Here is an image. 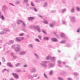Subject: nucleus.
<instances>
[{
  "instance_id": "35",
  "label": "nucleus",
  "mask_w": 80,
  "mask_h": 80,
  "mask_svg": "<svg viewBox=\"0 0 80 80\" xmlns=\"http://www.w3.org/2000/svg\"><path fill=\"white\" fill-rule=\"evenodd\" d=\"M2 61L3 62H6V60H5V58H2Z\"/></svg>"
},
{
  "instance_id": "22",
  "label": "nucleus",
  "mask_w": 80,
  "mask_h": 80,
  "mask_svg": "<svg viewBox=\"0 0 80 80\" xmlns=\"http://www.w3.org/2000/svg\"><path fill=\"white\" fill-rule=\"evenodd\" d=\"M43 40H48V38L47 37H45L43 38Z\"/></svg>"
},
{
  "instance_id": "7",
  "label": "nucleus",
  "mask_w": 80,
  "mask_h": 80,
  "mask_svg": "<svg viewBox=\"0 0 80 80\" xmlns=\"http://www.w3.org/2000/svg\"><path fill=\"white\" fill-rule=\"evenodd\" d=\"M12 75L15 78H18V75H17V74H16V73H12Z\"/></svg>"
},
{
  "instance_id": "47",
  "label": "nucleus",
  "mask_w": 80,
  "mask_h": 80,
  "mask_svg": "<svg viewBox=\"0 0 80 80\" xmlns=\"http://www.w3.org/2000/svg\"><path fill=\"white\" fill-rule=\"evenodd\" d=\"M33 10L35 11V12H37V9H36L35 8H33Z\"/></svg>"
},
{
  "instance_id": "63",
  "label": "nucleus",
  "mask_w": 80,
  "mask_h": 80,
  "mask_svg": "<svg viewBox=\"0 0 80 80\" xmlns=\"http://www.w3.org/2000/svg\"><path fill=\"white\" fill-rule=\"evenodd\" d=\"M65 67H66V68H68V67H68V66H65Z\"/></svg>"
},
{
  "instance_id": "10",
  "label": "nucleus",
  "mask_w": 80,
  "mask_h": 80,
  "mask_svg": "<svg viewBox=\"0 0 80 80\" xmlns=\"http://www.w3.org/2000/svg\"><path fill=\"white\" fill-rule=\"evenodd\" d=\"M7 65L8 66V67H11V68H12V67H13V65H12V64L10 62H7Z\"/></svg>"
},
{
  "instance_id": "2",
  "label": "nucleus",
  "mask_w": 80,
  "mask_h": 80,
  "mask_svg": "<svg viewBox=\"0 0 80 80\" xmlns=\"http://www.w3.org/2000/svg\"><path fill=\"white\" fill-rule=\"evenodd\" d=\"M16 47L14 48V51L16 52H18L20 50V46L19 44H17Z\"/></svg>"
},
{
  "instance_id": "20",
  "label": "nucleus",
  "mask_w": 80,
  "mask_h": 80,
  "mask_svg": "<svg viewBox=\"0 0 80 80\" xmlns=\"http://www.w3.org/2000/svg\"><path fill=\"white\" fill-rule=\"evenodd\" d=\"M20 63H17V64H16L15 65V66L16 67H18L19 66H20Z\"/></svg>"
},
{
  "instance_id": "53",
  "label": "nucleus",
  "mask_w": 80,
  "mask_h": 80,
  "mask_svg": "<svg viewBox=\"0 0 80 80\" xmlns=\"http://www.w3.org/2000/svg\"><path fill=\"white\" fill-rule=\"evenodd\" d=\"M71 46L70 45H69V44H68L67 45V46L68 47H70Z\"/></svg>"
},
{
  "instance_id": "24",
  "label": "nucleus",
  "mask_w": 80,
  "mask_h": 80,
  "mask_svg": "<svg viewBox=\"0 0 80 80\" xmlns=\"http://www.w3.org/2000/svg\"><path fill=\"white\" fill-rule=\"evenodd\" d=\"M44 77L45 78H48V77L45 73H44Z\"/></svg>"
},
{
  "instance_id": "56",
  "label": "nucleus",
  "mask_w": 80,
  "mask_h": 80,
  "mask_svg": "<svg viewBox=\"0 0 80 80\" xmlns=\"http://www.w3.org/2000/svg\"><path fill=\"white\" fill-rule=\"evenodd\" d=\"M42 32L43 33H44V34H47V33H46V32H45V31L42 30Z\"/></svg>"
},
{
  "instance_id": "52",
  "label": "nucleus",
  "mask_w": 80,
  "mask_h": 80,
  "mask_svg": "<svg viewBox=\"0 0 80 80\" xmlns=\"http://www.w3.org/2000/svg\"><path fill=\"white\" fill-rule=\"evenodd\" d=\"M51 13H55V12H56V11L55 10L54 11H51Z\"/></svg>"
},
{
  "instance_id": "38",
  "label": "nucleus",
  "mask_w": 80,
  "mask_h": 80,
  "mask_svg": "<svg viewBox=\"0 0 80 80\" xmlns=\"http://www.w3.org/2000/svg\"><path fill=\"white\" fill-rule=\"evenodd\" d=\"M76 9L77 11H80V8L78 7H76Z\"/></svg>"
},
{
  "instance_id": "37",
  "label": "nucleus",
  "mask_w": 80,
  "mask_h": 80,
  "mask_svg": "<svg viewBox=\"0 0 80 80\" xmlns=\"http://www.w3.org/2000/svg\"><path fill=\"white\" fill-rule=\"evenodd\" d=\"M62 24H64V25H66V22H65V21H62Z\"/></svg>"
},
{
  "instance_id": "19",
  "label": "nucleus",
  "mask_w": 80,
  "mask_h": 80,
  "mask_svg": "<svg viewBox=\"0 0 80 80\" xmlns=\"http://www.w3.org/2000/svg\"><path fill=\"white\" fill-rule=\"evenodd\" d=\"M28 47L29 48H33V44H30L28 45Z\"/></svg>"
},
{
  "instance_id": "3",
  "label": "nucleus",
  "mask_w": 80,
  "mask_h": 80,
  "mask_svg": "<svg viewBox=\"0 0 80 80\" xmlns=\"http://www.w3.org/2000/svg\"><path fill=\"white\" fill-rule=\"evenodd\" d=\"M33 28L34 29H36L38 32L40 33V28L38 26H33Z\"/></svg>"
},
{
  "instance_id": "31",
  "label": "nucleus",
  "mask_w": 80,
  "mask_h": 80,
  "mask_svg": "<svg viewBox=\"0 0 80 80\" xmlns=\"http://www.w3.org/2000/svg\"><path fill=\"white\" fill-rule=\"evenodd\" d=\"M73 75H75V76H76L78 75L79 74L78 73H77L76 72H74L73 73Z\"/></svg>"
},
{
  "instance_id": "61",
  "label": "nucleus",
  "mask_w": 80,
  "mask_h": 80,
  "mask_svg": "<svg viewBox=\"0 0 80 80\" xmlns=\"http://www.w3.org/2000/svg\"><path fill=\"white\" fill-rule=\"evenodd\" d=\"M68 80H72V79H71V78H68Z\"/></svg>"
},
{
  "instance_id": "5",
  "label": "nucleus",
  "mask_w": 80,
  "mask_h": 80,
  "mask_svg": "<svg viewBox=\"0 0 80 80\" xmlns=\"http://www.w3.org/2000/svg\"><path fill=\"white\" fill-rule=\"evenodd\" d=\"M16 41L17 42H20V41H22V40H23V37H17L16 38Z\"/></svg>"
},
{
  "instance_id": "6",
  "label": "nucleus",
  "mask_w": 80,
  "mask_h": 80,
  "mask_svg": "<svg viewBox=\"0 0 80 80\" xmlns=\"http://www.w3.org/2000/svg\"><path fill=\"white\" fill-rule=\"evenodd\" d=\"M47 61H43L42 62V65L44 67H45V68H47V65H46V63H47Z\"/></svg>"
},
{
  "instance_id": "48",
  "label": "nucleus",
  "mask_w": 80,
  "mask_h": 80,
  "mask_svg": "<svg viewBox=\"0 0 80 80\" xmlns=\"http://www.w3.org/2000/svg\"><path fill=\"white\" fill-rule=\"evenodd\" d=\"M24 3H27L28 2V0H23Z\"/></svg>"
},
{
  "instance_id": "18",
  "label": "nucleus",
  "mask_w": 80,
  "mask_h": 80,
  "mask_svg": "<svg viewBox=\"0 0 80 80\" xmlns=\"http://www.w3.org/2000/svg\"><path fill=\"white\" fill-rule=\"evenodd\" d=\"M28 20H33L34 18L32 17H30L28 18Z\"/></svg>"
},
{
  "instance_id": "42",
  "label": "nucleus",
  "mask_w": 80,
  "mask_h": 80,
  "mask_svg": "<svg viewBox=\"0 0 80 80\" xmlns=\"http://www.w3.org/2000/svg\"><path fill=\"white\" fill-rule=\"evenodd\" d=\"M53 24H50L49 25L50 26V27L52 28L53 27Z\"/></svg>"
},
{
  "instance_id": "9",
  "label": "nucleus",
  "mask_w": 80,
  "mask_h": 80,
  "mask_svg": "<svg viewBox=\"0 0 80 80\" xmlns=\"http://www.w3.org/2000/svg\"><path fill=\"white\" fill-rule=\"evenodd\" d=\"M54 67V65L52 63H50L49 64L48 66V68H52V67Z\"/></svg>"
},
{
  "instance_id": "26",
  "label": "nucleus",
  "mask_w": 80,
  "mask_h": 80,
  "mask_svg": "<svg viewBox=\"0 0 80 80\" xmlns=\"http://www.w3.org/2000/svg\"><path fill=\"white\" fill-rule=\"evenodd\" d=\"M16 72H21V70L19 69H17L16 70Z\"/></svg>"
},
{
  "instance_id": "36",
  "label": "nucleus",
  "mask_w": 80,
  "mask_h": 80,
  "mask_svg": "<svg viewBox=\"0 0 80 80\" xmlns=\"http://www.w3.org/2000/svg\"><path fill=\"white\" fill-rule=\"evenodd\" d=\"M36 42H40V40L36 38L35 39Z\"/></svg>"
},
{
  "instance_id": "45",
  "label": "nucleus",
  "mask_w": 80,
  "mask_h": 80,
  "mask_svg": "<svg viewBox=\"0 0 80 80\" xmlns=\"http://www.w3.org/2000/svg\"><path fill=\"white\" fill-rule=\"evenodd\" d=\"M38 38H39L40 40H42V36H38Z\"/></svg>"
},
{
  "instance_id": "13",
  "label": "nucleus",
  "mask_w": 80,
  "mask_h": 80,
  "mask_svg": "<svg viewBox=\"0 0 80 80\" xmlns=\"http://www.w3.org/2000/svg\"><path fill=\"white\" fill-rule=\"evenodd\" d=\"M25 53H26V52L22 51V52H20L19 53V55H25Z\"/></svg>"
},
{
  "instance_id": "21",
  "label": "nucleus",
  "mask_w": 80,
  "mask_h": 80,
  "mask_svg": "<svg viewBox=\"0 0 80 80\" xmlns=\"http://www.w3.org/2000/svg\"><path fill=\"white\" fill-rule=\"evenodd\" d=\"M71 12L72 13H73L74 12V8H72L71 10Z\"/></svg>"
},
{
  "instance_id": "32",
  "label": "nucleus",
  "mask_w": 80,
  "mask_h": 80,
  "mask_svg": "<svg viewBox=\"0 0 80 80\" xmlns=\"http://www.w3.org/2000/svg\"><path fill=\"white\" fill-rule=\"evenodd\" d=\"M3 8L4 9H3V10H4V11H6V10H7V8H6V7H4Z\"/></svg>"
},
{
  "instance_id": "59",
  "label": "nucleus",
  "mask_w": 80,
  "mask_h": 80,
  "mask_svg": "<svg viewBox=\"0 0 80 80\" xmlns=\"http://www.w3.org/2000/svg\"><path fill=\"white\" fill-rule=\"evenodd\" d=\"M23 67H24L26 68V67H28V66H27V65H25L24 66H23Z\"/></svg>"
},
{
  "instance_id": "51",
  "label": "nucleus",
  "mask_w": 80,
  "mask_h": 80,
  "mask_svg": "<svg viewBox=\"0 0 80 80\" xmlns=\"http://www.w3.org/2000/svg\"><path fill=\"white\" fill-rule=\"evenodd\" d=\"M11 56H12V57H13V56H14V53L13 52H12L11 53Z\"/></svg>"
},
{
  "instance_id": "62",
  "label": "nucleus",
  "mask_w": 80,
  "mask_h": 80,
  "mask_svg": "<svg viewBox=\"0 0 80 80\" xmlns=\"http://www.w3.org/2000/svg\"><path fill=\"white\" fill-rule=\"evenodd\" d=\"M9 4L11 5H12V6H14V5H13V4H12V3H9Z\"/></svg>"
},
{
  "instance_id": "57",
  "label": "nucleus",
  "mask_w": 80,
  "mask_h": 80,
  "mask_svg": "<svg viewBox=\"0 0 80 80\" xmlns=\"http://www.w3.org/2000/svg\"><path fill=\"white\" fill-rule=\"evenodd\" d=\"M54 33L55 35H56L57 37H59V36H58V35L56 34V33H57L56 32H54Z\"/></svg>"
},
{
  "instance_id": "34",
  "label": "nucleus",
  "mask_w": 80,
  "mask_h": 80,
  "mask_svg": "<svg viewBox=\"0 0 80 80\" xmlns=\"http://www.w3.org/2000/svg\"><path fill=\"white\" fill-rule=\"evenodd\" d=\"M0 18H1L2 20H4V17H3V16L2 15L1 16V17H0Z\"/></svg>"
},
{
  "instance_id": "44",
  "label": "nucleus",
  "mask_w": 80,
  "mask_h": 80,
  "mask_svg": "<svg viewBox=\"0 0 80 80\" xmlns=\"http://www.w3.org/2000/svg\"><path fill=\"white\" fill-rule=\"evenodd\" d=\"M16 47V46L15 44H13V45H12L11 48H13L14 47Z\"/></svg>"
},
{
  "instance_id": "43",
  "label": "nucleus",
  "mask_w": 80,
  "mask_h": 80,
  "mask_svg": "<svg viewBox=\"0 0 80 80\" xmlns=\"http://www.w3.org/2000/svg\"><path fill=\"white\" fill-rule=\"evenodd\" d=\"M31 4L32 7H34L35 6V5H34V4L32 2H31Z\"/></svg>"
},
{
  "instance_id": "60",
  "label": "nucleus",
  "mask_w": 80,
  "mask_h": 80,
  "mask_svg": "<svg viewBox=\"0 0 80 80\" xmlns=\"http://www.w3.org/2000/svg\"><path fill=\"white\" fill-rule=\"evenodd\" d=\"M5 70H7V69H4V70H2V72L3 73V72H5Z\"/></svg>"
},
{
  "instance_id": "27",
  "label": "nucleus",
  "mask_w": 80,
  "mask_h": 80,
  "mask_svg": "<svg viewBox=\"0 0 80 80\" xmlns=\"http://www.w3.org/2000/svg\"><path fill=\"white\" fill-rule=\"evenodd\" d=\"M58 80H63V78L59 77L58 78Z\"/></svg>"
},
{
  "instance_id": "11",
  "label": "nucleus",
  "mask_w": 80,
  "mask_h": 80,
  "mask_svg": "<svg viewBox=\"0 0 80 80\" xmlns=\"http://www.w3.org/2000/svg\"><path fill=\"white\" fill-rule=\"evenodd\" d=\"M30 72H32V73H34V72H36V69H35V68H32L30 70Z\"/></svg>"
},
{
  "instance_id": "25",
  "label": "nucleus",
  "mask_w": 80,
  "mask_h": 80,
  "mask_svg": "<svg viewBox=\"0 0 80 80\" xmlns=\"http://www.w3.org/2000/svg\"><path fill=\"white\" fill-rule=\"evenodd\" d=\"M38 76V74H35L33 75V77H37Z\"/></svg>"
},
{
  "instance_id": "23",
  "label": "nucleus",
  "mask_w": 80,
  "mask_h": 80,
  "mask_svg": "<svg viewBox=\"0 0 80 80\" xmlns=\"http://www.w3.org/2000/svg\"><path fill=\"white\" fill-rule=\"evenodd\" d=\"M66 43V41L65 40H62L60 42L61 43Z\"/></svg>"
},
{
  "instance_id": "1",
  "label": "nucleus",
  "mask_w": 80,
  "mask_h": 80,
  "mask_svg": "<svg viewBox=\"0 0 80 80\" xmlns=\"http://www.w3.org/2000/svg\"><path fill=\"white\" fill-rule=\"evenodd\" d=\"M20 23H22L23 27H26V24L23 21L20 20H18L17 22V24H18V25H20Z\"/></svg>"
},
{
  "instance_id": "58",
  "label": "nucleus",
  "mask_w": 80,
  "mask_h": 80,
  "mask_svg": "<svg viewBox=\"0 0 80 80\" xmlns=\"http://www.w3.org/2000/svg\"><path fill=\"white\" fill-rule=\"evenodd\" d=\"M58 63L60 64L61 63H62V62L60 61H58Z\"/></svg>"
},
{
  "instance_id": "49",
  "label": "nucleus",
  "mask_w": 80,
  "mask_h": 80,
  "mask_svg": "<svg viewBox=\"0 0 80 80\" xmlns=\"http://www.w3.org/2000/svg\"><path fill=\"white\" fill-rule=\"evenodd\" d=\"M0 35H3L4 34V32H0Z\"/></svg>"
},
{
  "instance_id": "17",
  "label": "nucleus",
  "mask_w": 80,
  "mask_h": 80,
  "mask_svg": "<svg viewBox=\"0 0 80 80\" xmlns=\"http://www.w3.org/2000/svg\"><path fill=\"white\" fill-rule=\"evenodd\" d=\"M34 56L36 58H37L38 59H39V57H38V55L37 54L35 53Z\"/></svg>"
},
{
  "instance_id": "64",
  "label": "nucleus",
  "mask_w": 80,
  "mask_h": 80,
  "mask_svg": "<svg viewBox=\"0 0 80 80\" xmlns=\"http://www.w3.org/2000/svg\"><path fill=\"white\" fill-rule=\"evenodd\" d=\"M26 7H28V6H29V4H27L26 5Z\"/></svg>"
},
{
  "instance_id": "50",
  "label": "nucleus",
  "mask_w": 80,
  "mask_h": 80,
  "mask_svg": "<svg viewBox=\"0 0 80 80\" xmlns=\"http://www.w3.org/2000/svg\"><path fill=\"white\" fill-rule=\"evenodd\" d=\"M23 30L24 32H27V29H25V28H24L23 29Z\"/></svg>"
},
{
  "instance_id": "41",
  "label": "nucleus",
  "mask_w": 80,
  "mask_h": 80,
  "mask_svg": "<svg viewBox=\"0 0 80 80\" xmlns=\"http://www.w3.org/2000/svg\"><path fill=\"white\" fill-rule=\"evenodd\" d=\"M52 73H53V71L52 70L50 71L49 72L50 75H52Z\"/></svg>"
},
{
  "instance_id": "15",
  "label": "nucleus",
  "mask_w": 80,
  "mask_h": 80,
  "mask_svg": "<svg viewBox=\"0 0 80 80\" xmlns=\"http://www.w3.org/2000/svg\"><path fill=\"white\" fill-rule=\"evenodd\" d=\"M61 37L62 38H66V37L65 35V34L63 33H62L61 34Z\"/></svg>"
},
{
  "instance_id": "29",
  "label": "nucleus",
  "mask_w": 80,
  "mask_h": 80,
  "mask_svg": "<svg viewBox=\"0 0 80 80\" xmlns=\"http://www.w3.org/2000/svg\"><path fill=\"white\" fill-rule=\"evenodd\" d=\"M14 59V60H15V59H17V57L16 56H14L12 57Z\"/></svg>"
},
{
  "instance_id": "30",
  "label": "nucleus",
  "mask_w": 80,
  "mask_h": 80,
  "mask_svg": "<svg viewBox=\"0 0 80 80\" xmlns=\"http://www.w3.org/2000/svg\"><path fill=\"white\" fill-rule=\"evenodd\" d=\"M65 11H66V9H63L62 10L61 12H62V13H64V12H65Z\"/></svg>"
},
{
  "instance_id": "14",
  "label": "nucleus",
  "mask_w": 80,
  "mask_h": 80,
  "mask_svg": "<svg viewBox=\"0 0 80 80\" xmlns=\"http://www.w3.org/2000/svg\"><path fill=\"white\" fill-rule=\"evenodd\" d=\"M51 40H52V42H55L58 41V40L55 38H52Z\"/></svg>"
},
{
  "instance_id": "4",
  "label": "nucleus",
  "mask_w": 80,
  "mask_h": 80,
  "mask_svg": "<svg viewBox=\"0 0 80 80\" xmlns=\"http://www.w3.org/2000/svg\"><path fill=\"white\" fill-rule=\"evenodd\" d=\"M46 60H49V59H50V60H51V61L52 62H53L55 61V57H53L52 58L50 56H48L46 57Z\"/></svg>"
},
{
  "instance_id": "8",
  "label": "nucleus",
  "mask_w": 80,
  "mask_h": 80,
  "mask_svg": "<svg viewBox=\"0 0 80 80\" xmlns=\"http://www.w3.org/2000/svg\"><path fill=\"white\" fill-rule=\"evenodd\" d=\"M71 20L72 22H76L75 18V17H72L71 18Z\"/></svg>"
},
{
  "instance_id": "16",
  "label": "nucleus",
  "mask_w": 80,
  "mask_h": 80,
  "mask_svg": "<svg viewBox=\"0 0 80 80\" xmlns=\"http://www.w3.org/2000/svg\"><path fill=\"white\" fill-rule=\"evenodd\" d=\"M3 31L4 32H10V30L7 29H3Z\"/></svg>"
},
{
  "instance_id": "55",
  "label": "nucleus",
  "mask_w": 80,
  "mask_h": 80,
  "mask_svg": "<svg viewBox=\"0 0 80 80\" xmlns=\"http://www.w3.org/2000/svg\"><path fill=\"white\" fill-rule=\"evenodd\" d=\"M80 28H79L77 30V32H80Z\"/></svg>"
},
{
  "instance_id": "40",
  "label": "nucleus",
  "mask_w": 80,
  "mask_h": 80,
  "mask_svg": "<svg viewBox=\"0 0 80 80\" xmlns=\"http://www.w3.org/2000/svg\"><path fill=\"white\" fill-rule=\"evenodd\" d=\"M43 22L45 24H48V22L46 21H44Z\"/></svg>"
},
{
  "instance_id": "12",
  "label": "nucleus",
  "mask_w": 80,
  "mask_h": 80,
  "mask_svg": "<svg viewBox=\"0 0 80 80\" xmlns=\"http://www.w3.org/2000/svg\"><path fill=\"white\" fill-rule=\"evenodd\" d=\"M13 43H14V41L13 40H11L9 41L8 44V45H11V44H12Z\"/></svg>"
},
{
  "instance_id": "28",
  "label": "nucleus",
  "mask_w": 80,
  "mask_h": 80,
  "mask_svg": "<svg viewBox=\"0 0 80 80\" xmlns=\"http://www.w3.org/2000/svg\"><path fill=\"white\" fill-rule=\"evenodd\" d=\"M28 78H31L32 79V78H33V76H32L31 75L28 76Z\"/></svg>"
},
{
  "instance_id": "33",
  "label": "nucleus",
  "mask_w": 80,
  "mask_h": 80,
  "mask_svg": "<svg viewBox=\"0 0 80 80\" xmlns=\"http://www.w3.org/2000/svg\"><path fill=\"white\" fill-rule=\"evenodd\" d=\"M19 35L20 36H23L24 35V33H21L19 34Z\"/></svg>"
},
{
  "instance_id": "39",
  "label": "nucleus",
  "mask_w": 80,
  "mask_h": 80,
  "mask_svg": "<svg viewBox=\"0 0 80 80\" xmlns=\"http://www.w3.org/2000/svg\"><path fill=\"white\" fill-rule=\"evenodd\" d=\"M20 1H18L16 2V4H17V5L20 4Z\"/></svg>"
},
{
  "instance_id": "54",
  "label": "nucleus",
  "mask_w": 80,
  "mask_h": 80,
  "mask_svg": "<svg viewBox=\"0 0 80 80\" xmlns=\"http://www.w3.org/2000/svg\"><path fill=\"white\" fill-rule=\"evenodd\" d=\"M35 2H38V3L39 2H40V0H36Z\"/></svg>"
},
{
  "instance_id": "46",
  "label": "nucleus",
  "mask_w": 80,
  "mask_h": 80,
  "mask_svg": "<svg viewBox=\"0 0 80 80\" xmlns=\"http://www.w3.org/2000/svg\"><path fill=\"white\" fill-rule=\"evenodd\" d=\"M47 2H45V4L44 5V7H47Z\"/></svg>"
}]
</instances>
